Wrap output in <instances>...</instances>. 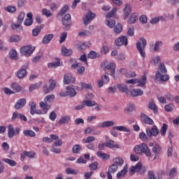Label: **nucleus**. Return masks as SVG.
Here are the masks:
<instances>
[{
  "mask_svg": "<svg viewBox=\"0 0 179 179\" xmlns=\"http://www.w3.org/2000/svg\"><path fill=\"white\" fill-rule=\"evenodd\" d=\"M134 151L136 155H145L146 157H152V152L146 143H143L140 145H135L134 148Z\"/></svg>",
  "mask_w": 179,
  "mask_h": 179,
  "instance_id": "obj_1",
  "label": "nucleus"
},
{
  "mask_svg": "<svg viewBox=\"0 0 179 179\" xmlns=\"http://www.w3.org/2000/svg\"><path fill=\"white\" fill-rule=\"evenodd\" d=\"M146 44H148L146 39L143 37H141L136 44V47L141 55L143 58L146 57V52H145V48H146Z\"/></svg>",
  "mask_w": 179,
  "mask_h": 179,
  "instance_id": "obj_2",
  "label": "nucleus"
},
{
  "mask_svg": "<svg viewBox=\"0 0 179 179\" xmlns=\"http://www.w3.org/2000/svg\"><path fill=\"white\" fill-rule=\"evenodd\" d=\"M55 99V96L54 94L48 95L44 99L45 102H40L39 106L43 108V111H44V114L48 112V109L51 108V106L48 105L47 103H51L52 100Z\"/></svg>",
  "mask_w": 179,
  "mask_h": 179,
  "instance_id": "obj_3",
  "label": "nucleus"
},
{
  "mask_svg": "<svg viewBox=\"0 0 179 179\" xmlns=\"http://www.w3.org/2000/svg\"><path fill=\"white\" fill-rule=\"evenodd\" d=\"M129 173L131 176H134L135 173H139L140 174H144L146 173V167L142 165V163L138 162L135 166H131L129 169Z\"/></svg>",
  "mask_w": 179,
  "mask_h": 179,
  "instance_id": "obj_4",
  "label": "nucleus"
},
{
  "mask_svg": "<svg viewBox=\"0 0 179 179\" xmlns=\"http://www.w3.org/2000/svg\"><path fill=\"white\" fill-rule=\"evenodd\" d=\"M146 80H147L146 76L143 75L141 76V78H140L139 80L136 78H133V79L127 80L126 83H127L128 85L129 84L135 85L136 83H138L137 86L140 87H145L146 85Z\"/></svg>",
  "mask_w": 179,
  "mask_h": 179,
  "instance_id": "obj_5",
  "label": "nucleus"
},
{
  "mask_svg": "<svg viewBox=\"0 0 179 179\" xmlns=\"http://www.w3.org/2000/svg\"><path fill=\"white\" fill-rule=\"evenodd\" d=\"M20 51L22 57H30V55L34 52V48L29 45L22 47Z\"/></svg>",
  "mask_w": 179,
  "mask_h": 179,
  "instance_id": "obj_6",
  "label": "nucleus"
},
{
  "mask_svg": "<svg viewBox=\"0 0 179 179\" xmlns=\"http://www.w3.org/2000/svg\"><path fill=\"white\" fill-rule=\"evenodd\" d=\"M19 134H20V128L16 127L15 129L13 125L9 124L8 126V137L10 139H12L15 135H19Z\"/></svg>",
  "mask_w": 179,
  "mask_h": 179,
  "instance_id": "obj_7",
  "label": "nucleus"
},
{
  "mask_svg": "<svg viewBox=\"0 0 179 179\" xmlns=\"http://www.w3.org/2000/svg\"><path fill=\"white\" fill-rule=\"evenodd\" d=\"M27 69H29V63L24 64L17 72V76L19 79H23L27 75Z\"/></svg>",
  "mask_w": 179,
  "mask_h": 179,
  "instance_id": "obj_8",
  "label": "nucleus"
},
{
  "mask_svg": "<svg viewBox=\"0 0 179 179\" xmlns=\"http://www.w3.org/2000/svg\"><path fill=\"white\" fill-rule=\"evenodd\" d=\"M115 44L118 47H121V45L127 46L128 45V38L125 36H122L115 40Z\"/></svg>",
  "mask_w": 179,
  "mask_h": 179,
  "instance_id": "obj_9",
  "label": "nucleus"
},
{
  "mask_svg": "<svg viewBox=\"0 0 179 179\" xmlns=\"http://www.w3.org/2000/svg\"><path fill=\"white\" fill-rule=\"evenodd\" d=\"M146 134L148 136L149 138L151 136H157L159 135V129L157 126L154 125L152 127L151 129H146Z\"/></svg>",
  "mask_w": 179,
  "mask_h": 179,
  "instance_id": "obj_10",
  "label": "nucleus"
},
{
  "mask_svg": "<svg viewBox=\"0 0 179 179\" xmlns=\"http://www.w3.org/2000/svg\"><path fill=\"white\" fill-rule=\"evenodd\" d=\"M141 120L144 122V124H146L147 125H153L155 124V122L152 118H150L149 116L146 115L145 113H141L140 115Z\"/></svg>",
  "mask_w": 179,
  "mask_h": 179,
  "instance_id": "obj_11",
  "label": "nucleus"
},
{
  "mask_svg": "<svg viewBox=\"0 0 179 179\" xmlns=\"http://www.w3.org/2000/svg\"><path fill=\"white\" fill-rule=\"evenodd\" d=\"M115 68H117V66H115V64L110 63L106 66H105L103 69L105 71L108 70V75H110L111 76H113V75L115 73Z\"/></svg>",
  "mask_w": 179,
  "mask_h": 179,
  "instance_id": "obj_12",
  "label": "nucleus"
},
{
  "mask_svg": "<svg viewBox=\"0 0 179 179\" xmlns=\"http://www.w3.org/2000/svg\"><path fill=\"white\" fill-rule=\"evenodd\" d=\"M76 80L71 73H66L64 76V85H69V83H75Z\"/></svg>",
  "mask_w": 179,
  "mask_h": 179,
  "instance_id": "obj_13",
  "label": "nucleus"
},
{
  "mask_svg": "<svg viewBox=\"0 0 179 179\" xmlns=\"http://www.w3.org/2000/svg\"><path fill=\"white\" fill-rule=\"evenodd\" d=\"M73 85H69L66 87V92H67V96L69 97H75L78 93L76 92V90H75V88H73Z\"/></svg>",
  "mask_w": 179,
  "mask_h": 179,
  "instance_id": "obj_14",
  "label": "nucleus"
},
{
  "mask_svg": "<svg viewBox=\"0 0 179 179\" xmlns=\"http://www.w3.org/2000/svg\"><path fill=\"white\" fill-rule=\"evenodd\" d=\"M26 103H27L26 99L24 98L20 99L15 103L14 107L15 110H20L23 108L24 106H26Z\"/></svg>",
  "mask_w": 179,
  "mask_h": 179,
  "instance_id": "obj_15",
  "label": "nucleus"
},
{
  "mask_svg": "<svg viewBox=\"0 0 179 179\" xmlns=\"http://www.w3.org/2000/svg\"><path fill=\"white\" fill-rule=\"evenodd\" d=\"M63 25L66 27L72 24V20H71V14H66L62 18Z\"/></svg>",
  "mask_w": 179,
  "mask_h": 179,
  "instance_id": "obj_16",
  "label": "nucleus"
},
{
  "mask_svg": "<svg viewBox=\"0 0 179 179\" xmlns=\"http://www.w3.org/2000/svg\"><path fill=\"white\" fill-rule=\"evenodd\" d=\"M96 17V14L92 13V12H88L85 15V18L84 19V24H89V23L93 20Z\"/></svg>",
  "mask_w": 179,
  "mask_h": 179,
  "instance_id": "obj_17",
  "label": "nucleus"
},
{
  "mask_svg": "<svg viewBox=\"0 0 179 179\" xmlns=\"http://www.w3.org/2000/svg\"><path fill=\"white\" fill-rule=\"evenodd\" d=\"M148 108L150 110H152L155 114H157L158 113V108L156 103H155V101L153 99H150L148 102Z\"/></svg>",
  "mask_w": 179,
  "mask_h": 179,
  "instance_id": "obj_18",
  "label": "nucleus"
},
{
  "mask_svg": "<svg viewBox=\"0 0 179 179\" xmlns=\"http://www.w3.org/2000/svg\"><path fill=\"white\" fill-rule=\"evenodd\" d=\"M115 125V123L113 120H108L101 122L99 124V128H109L110 127H114Z\"/></svg>",
  "mask_w": 179,
  "mask_h": 179,
  "instance_id": "obj_19",
  "label": "nucleus"
},
{
  "mask_svg": "<svg viewBox=\"0 0 179 179\" xmlns=\"http://www.w3.org/2000/svg\"><path fill=\"white\" fill-rule=\"evenodd\" d=\"M124 19H127L129 16V14L132 13V6L131 4H126L124 8Z\"/></svg>",
  "mask_w": 179,
  "mask_h": 179,
  "instance_id": "obj_20",
  "label": "nucleus"
},
{
  "mask_svg": "<svg viewBox=\"0 0 179 179\" xmlns=\"http://www.w3.org/2000/svg\"><path fill=\"white\" fill-rule=\"evenodd\" d=\"M156 78L157 79H160V80L162 82H166L170 79L169 75H162V73H160L159 71H157L156 73Z\"/></svg>",
  "mask_w": 179,
  "mask_h": 179,
  "instance_id": "obj_21",
  "label": "nucleus"
},
{
  "mask_svg": "<svg viewBox=\"0 0 179 179\" xmlns=\"http://www.w3.org/2000/svg\"><path fill=\"white\" fill-rule=\"evenodd\" d=\"M143 94V90L141 89H135L130 93L131 97H138V96H142Z\"/></svg>",
  "mask_w": 179,
  "mask_h": 179,
  "instance_id": "obj_22",
  "label": "nucleus"
},
{
  "mask_svg": "<svg viewBox=\"0 0 179 179\" xmlns=\"http://www.w3.org/2000/svg\"><path fill=\"white\" fill-rule=\"evenodd\" d=\"M62 52L64 57H69L72 55V50L66 48L65 46H62Z\"/></svg>",
  "mask_w": 179,
  "mask_h": 179,
  "instance_id": "obj_23",
  "label": "nucleus"
},
{
  "mask_svg": "<svg viewBox=\"0 0 179 179\" xmlns=\"http://www.w3.org/2000/svg\"><path fill=\"white\" fill-rule=\"evenodd\" d=\"M117 89L120 91L122 92V93H126L128 94L129 92V90L128 89V86L122 84H118L117 85Z\"/></svg>",
  "mask_w": 179,
  "mask_h": 179,
  "instance_id": "obj_24",
  "label": "nucleus"
},
{
  "mask_svg": "<svg viewBox=\"0 0 179 179\" xmlns=\"http://www.w3.org/2000/svg\"><path fill=\"white\" fill-rule=\"evenodd\" d=\"M54 38V34H47L43 37V39L42 41L43 44H48L51 40Z\"/></svg>",
  "mask_w": 179,
  "mask_h": 179,
  "instance_id": "obj_25",
  "label": "nucleus"
},
{
  "mask_svg": "<svg viewBox=\"0 0 179 179\" xmlns=\"http://www.w3.org/2000/svg\"><path fill=\"white\" fill-rule=\"evenodd\" d=\"M113 129H116V131H120V132H131V130L125 126H115L113 127Z\"/></svg>",
  "mask_w": 179,
  "mask_h": 179,
  "instance_id": "obj_26",
  "label": "nucleus"
},
{
  "mask_svg": "<svg viewBox=\"0 0 179 179\" xmlns=\"http://www.w3.org/2000/svg\"><path fill=\"white\" fill-rule=\"evenodd\" d=\"M90 45H92V43L90 42L83 43L80 46L77 48V50H78V51H82V50H87Z\"/></svg>",
  "mask_w": 179,
  "mask_h": 179,
  "instance_id": "obj_27",
  "label": "nucleus"
},
{
  "mask_svg": "<svg viewBox=\"0 0 179 179\" xmlns=\"http://www.w3.org/2000/svg\"><path fill=\"white\" fill-rule=\"evenodd\" d=\"M137 20H138V15H136L135 13H132L128 20V23L129 24H134V23H136Z\"/></svg>",
  "mask_w": 179,
  "mask_h": 179,
  "instance_id": "obj_28",
  "label": "nucleus"
},
{
  "mask_svg": "<svg viewBox=\"0 0 179 179\" xmlns=\"http://www.w3.org/2000/svg\"><path fill=\"white\" fill-rule=\"evenodd\" d=\"M108 52H110V45H103L101 48V54L102 55H107Z\"/></svg>",
  "mask_w": 179,
  "mask_h": 179,
  "instance_id": "obj_29",
  "label": "nucleus"
},
{
  "mask_svg": "<svg viewBox=\"0 0 179 179\" xmlns=\"http://www.w3.org/2000/svg\"><path fill=\"white\" fill-rule=\"evenodd\" d=\"M23 134L29 138H34L36 136V133L33 130H24Z\"/></svg>",
  "mask_w": 179,
  "mask_h": 179,
  "instance_id": "obj_30",
  "label": "nucleus"
},
{
  "mask_svg": "<svg viewBox=\"0 0 179 179\" xmlns=\"http://www.w3.org/2000/svg\"><path fill=\"white\" fill-rule=\"evenodd\" d=\"M29 106L30 107V114L34 115L36 114V107L37 106L36 102L31 101L29 102Z\"/></svg>",
  "mask_w": 179,
  "mask_h": 179,
  "instance_id": "obj_31",
  "label": "nucleus"
},
{
  "mask_svg": "<svg viewBox=\"0 0 179 179\" xmlns=\"http://www.w3.org/2000/svg\"><path fill=\"white\" fill-rule=\"evenodd\" d=\"M41 83L42 82H38L37 83L31 85L29 86V92H31L34 90H37V89H40V87H41Z\"/></svg>",
  "mask_w": 179,
  "mask_h": 179,
  "instance_id": "obj_32",
  "label": "nucleus"
},
{
  "mask_svg": "<svg viewBox=\"0 0 179 179\" xmlns=\"http://www.w3.org/2000/svg\"><path fill=\"white\" fill-rule=\"evenodd\" d=\"M83 103H84V106H86L87 107H93V106L97 105V103L90 99L85 100Z\"/></svg>",
  "mask_w": 179,
  "mask_h": 179,
  "instance_id": "obj_33",
  "label": "nucleus"
},
{
  "mask_svg": "<svg viewBox=\"0 0 179 179\" xmlns=\"http://www.w3.org/2000/svg\"><path fill=\"white\" fill-rule=\"evenodd\" d=\"M127 173H128V166L126 165L120 172L117 173V178H120V177H124V176H125V174H127Z\"/></svg>",
  "mask_w": 179,
  "mask_h": 179,
  "instance_id": "obj_34",
  "label": "nucleus"
},
{
  "mask_svg": "<svg viewBox=\"0 0 179 179\" xmlns=\"http://www.w3.org/2000/svg\"><path fill=\"white\" fill-rule=\"evenodd\" d=\"M2 162H4V163L9 164V166H10L11 167H15V166H16V162L13 159H10L8 158H3L2 159Z\"/></svg>",
  "mask_w": 179,
  "mask_h": 179,
  "instance_id": "obj_35",
  "label": "nucleus"
},
{
  "mask_svg": "<svg viewBox=\"0 0 179 179\" xmlns=\"http://www.w3.org/2000/svg\"><path fill=\"white\" fill-rule=\"evenodd\" d=\"M117 170H118V166L115 164H113L109 166L108 171L112 174H114V173H116Z\"/></svg>",
  "mask_w": 179,
  "mask_h": 179,
  "instance_id": "obj_36",
  "label": "nucleus"
},
{
  "mask_svg": "<svg viewBox=\"0 0 179 179\" xmlns=\"http://www.w3.org/2000/svg\"><path fill=\"white\" fill-rule=\"evenodd\" d=\"M87 58H90V59H95V58H100V54H99L94 51H91L88 54Z\"/></svg>",
  "mask_w": 179,
  "mask_h": 179,
  "instance_id": "obj_37",
  "label": "nucleus"
},
{
  "mask_svg": "<svg viewBox=\"0 0 179 179\" xmlns=\"http://www.w3.org/2000/svg\"><path fill=\"white\" fill-rule=\"evenodd\" d=\"M80 150H82V147L79 144L74 145L72 148V152L73 153H75V155L80 153Z\"/></svg>",
  "mask_w": 179,
  "mask_h": 179,
  "instance_id": "obj_38",
  "label": "nucleus"
},
{
  "mask_svg": "<svg viewBox=\"0 0 179 179\" xmlns=\"http://www.w3.org/2000/svg\"><path fill=\"white\" fill-rule=\"evenodd\" d=\"M20 41V37L18 35H13L8 40L9 43H19Z\"/></svg>",
  "mask_w": 179,
  "mask_h": 179,
  "instance_id": "obj_39",
  "label": "nucleus"
},
{
  "mask_svg": "<svg viewBox=\"0 0 179 179\" xmlns=\"http://www.w3.org/2000/svg\"><path fill=\"white\" fill-rule=\"evenodd\" d=\"M96 156L101 159H103V160H108V159H110V155L106 153H101L100 152H96Z\"/></svg>",
  "mask_w": 179,
  "mask_h": 179,
  "instance_id": "obj_40",
  "label": "nucleus"
},
{
  "mask_svg": "<svg viewBox=\"0 0 179 179\" xmlns=\"http://www.w3.org/2000/svg\"><path fill=\"white\" fill-rule=\"evenodd\" d=\"M125 113H132V111H135V105L134 103H129L127 108H124Z\"/></svg>",
  "mask_w": 179,
  "mask_h": 179,
  "instance_id": "obj_41",
  "label": "nucleus"
},
{
  "mask_svg": "<svg viewBox=\"0 0 179 179\" xmlns=\"http://www.w3.org/2000/svg\"><path fill=\"white\" fill-rule=\"evenodd\" d=\"M69 121H71V117L69 116H64L59 120V124H68Z\"/></svg>",
  "mask_w": 179,
  "mask_h": 179,
  "instance_id": "obj_42",
  "label": "nucleus"
},
{
  "mask_svg": "<svg viewBox=\"0 0 179 179\" xmlns=\"http://www.w3.org/2000/svg\"><path fill=\"white\" fill-rule=\"evenodd\" d=\"M163 45V42L161 41H158L155 42V45H154V51L155 52H157L160 50V47Z\"/></svg>",
  "mask_w": 179,
  "mask_h": 179,
  "instance_id": "obj_43",
  "label": "nucleus"
},
{
  "mask_svg": "<svg viewBox=\"0 0 179 179\" xmlns=\"http://www.w3.org/2000/svg\"><path fill=\"white\" fill-rule=\"evenodd\" d=\"M69 10V6L68 5H65L60 10V12L59 13V16H64V15H65V13Z\"/></svg>",
  "mask_w": 179,
  "mask_h": 179,
  "instance_id": "obj_44",
  "label": "nucleus"
},
{
  "mask_svg": "<svg viewBox=\"0 0 179 179\" xmlns=\"http://www.w3.org/2000/svg\"><path fill=\"white\" fill-rule=\"evenodd\" d=\"M160 20H164V17H163L162 16L155 17L150 20V23L151 24H156L157 23H159Z\"/></svg>",
  "mask_w": 179,
  "mask_h": 179,
  "instance_id": "obj_45",
  "label": "nucleus"
},
{
  "mask_svg": "<svg viewBox=\"0 0 179 179\" xmlns=\"http://www.w3.org/2000/svg\"><path fill=\"white\" fill-rule=\"evenodd\" d=\"M11 87L13 88V90H14L17 93L19 92L21 90L20 85H19V84H17L16 83H13L11 84Z\"/></svg>",
  "mask_w": 179,
  "mask_h": 179,
  "instance_id": "obj_46",
  "label": "nucleus"
},
{
  "mask_svg": "<svg viewBox=\"0 0 179 179\" xmlns=\"http://www.w3.org/2000/svg\"><path fill=\"white\" fill-rule=\"evenodd\" d=\"M4 10H6L9 13H15V12H16V7L15 6H8L4 8Z\"/></svg>",
  "mask_w": 179,
  "mask_h": 179,
  "instance_id": "obj_47",
  "label": "nucleus"
},
{
  "mask_svg": "<svg viewBox=\"0 0 179 179\" xmlns=\"http://www.w3.org/2000/svg\"><path fill=\"white\" fill-rule=\"evenodd\" d=\"M159 72H162V73H167V69H166V66H164V63H160L159 66Z\"/></svg>",
  "mask_w": 179,
  "mask_h": 179,
  "instance_id": "obj_48",
  "label": "nucleus"
},
{
  "mask_svg": "<svg viewBox=\"0 0 179 179\" xmlns=\"http://www.w3.org/2000/svg\"><path fill=\"white\" fill-rule=\"evenodd\" d=\"M10 58L16 61L17 59V52L15 50H12L9 52Z\"/></svg>",
  "mask_w": 179,
  "mask_h": 179,
  "instance_id": "obj_49",
  "label": "nucleus"
},
{
  "mask_svg": "<svg viewBox=\"0 0 179 179\" xmlns=\"http://www.w3.org/2000/svg\"><path fill=\"white\" fill-rule=\"evenodd\" d=\"M96 138L93 136H90L87 138H83V143H90L94 141Z\"/></svg>",
  "mask_w": 179,
  "mask_h": 179,
  "instance_id": "obj_50",
  "label": "nucleus"
},
{
  "mask_svg": "<svg viewBox=\"0 0 179 179\" xmlns=\"http://www.w3.org/2000/svg\"><path fill=\"white\" fill-rule=\"evenodd\" d=\"M113 162L117 166H122L124 164V159L121 157H116L113 159Z\"/></svg>",
  "mask_w": 179,
  "mask_h": 179,
  "instance_id": "obj_51",
  "label": "nucleus"
},
{
  "mask_svg": "<svg viewBox=\"0 0 179 179\" xmlns=\"http://www.w3.org/2000/svg\"><path fill=\"white\" fill-rule=\"evenodd\" d=\"M167 127L168 125L165 123L163 124L161 130H160V134L162 136H164L166 135V132H167Z\"/></svg>",
  "mask_w": 179,
  "mask_h": 179,
  "instance_id": "obj_52",
  "label": "nucleus"
},
{
  "mask_svg": "<svg viewBox=\"0 0 179 179\" xmlns=\"http://www.w3.org/2000/svg\"><path fill=\"white\" fill-rule=\"evenodd\" d=\"M42 13L44 16H46V17H50V16H52V13L47 8L42 9Z\"/></svg>",
  "mask_w": 179,
  "mask_h": 179,
  "instance_id": "obj_53",
  "label": "nucleus"
},
{
  "mask_svg": "<svg viewBox=\"0 0 179 179\" xmlns=\"http://www.w3.org/2000/svg\"><path fill=\"white\" fill-rule=\"evenodd\" d=\"M114 31L116 34H120L122 31V25L121 24H116Z\"/></svg>",
  "mask_w": 179,
  "mask_h": 179,
  "instance_id": "obj_54",
  "label": "nucleus"
},
{
  "mask_svg": "<svg viewBox=\"0 0 179 179\" xmlns=\"http://www.w3.org/2000/svg\"><path fill=\"white\" fill-rule=\"evenodd\" d=\"M49 83H50V85H49V89L51 92H52V90L55 89V86H57L56 82L52 79H50Z\"/></svg>",
  "mask_w": 179,
  "mask_h": 179,
  "instance_id": "obj_55",
  "label": "nucleus"
},
{
  "mask_svg": "<svg viewBox=\"0 0 179 179\" xmlns=\"http://www.w3.org/2000/svg\"><path fill=\"white\" fill-rule=\"evenodd\" d=\"M116 13H117V8H113L112 10L108 13V14L106 15V19H110V17H113V16H114V15H115Z\"/></svg>",
  "mask_w": 179,
  "mask_h": 179,
  "instance_id": "obj_56",
  "label": "nucleus"
},
{
  "mask_svg": "<svg viewBox=\"0 0 179 179\" xmlns=\"http://www.w3.org/2000/svg\"><path fill=\"white\" fill-rule=\"evenodd\" d=\"M105 146L106 148H109L110 149H113V147L114 146V141L113 140H108L106 141Z\"/></svg>",
  "mask_w": 179,
  "mask_h": 179,
  "instance_id": "obj_57",
  "label": "nucleus"
},
{
  "mask_svg": "<svg viewBox=\"0 0 179 179\" xmlns=\"http://www.w3.org/2000/svg\"><path fill=\"white\" fill-rule=\"evenodd\" d=\"M106 24L108 26L110 29H113V27L115 26V20H106Z\"/></svg>",
  "mask_w": 179,
  "mask_h": 179,
  "instance_id": "obj_58",
  "label": "nucleus"
},
{
  "mask_svg": "<svg viewBox=\"0 0 179 179\" xmlns=\"http://www.w3.org/2000/svg\"><path fill=\"white\" fill-rule=\"evenodd\" d=\"M177 176V169L173 168L169 172V177L171 178H174Z\"/></svg>",
  "mask_w": 179,
  "mask_h": 179,
  "instance_id": "obj_59",
  "label": "nucleus"
},
{
  "mask_svg": "<svg viewBox=\"0 0 179 179\" xmlns=\"http://www.w3.org/2000/svg\"><path fill=\"white\" fill-rule=\"evenodd\" d=\"M67 36H68V33H66V32H63L61 34L60 40H59L60 44H62V43H64V41H65V40H66Z\"/></svg>",
  "mask_w": 179,
  "mask_h": 179,
  "instance_id": "obj_60",
  "label": "nucleus"
},
{
  "mask_svg": "<svg viewBox=\"0 0 179 179\" xmlns=\"http://www.w3.org/2000/svg\"><path fill=\"white\" fill-rule=\"evenodd\" d=\"M20 24H22V23H17V24H13L11 26V29H13V30H16V29H19V30H23V27H22L20 26Z\"/></svg>",
  "mask_w": 179,
  "mask_h": 179,
  "instance_id": "obj_61",
  "label": "nucleus"
},
{
  "mask_svg": "<svg viewBox=\"0 0 179 179\" xmlns=\"http://www.w3.org/2000/svg\"><path fill=\"white\" fill-rule=\"evenodd\" d=\"M26 14L24 13H20L17 17V23H23V20H24V16Z\"/></svg>",
  "mask_w": 179,
  "mask_h": 179,
  "instance_id": "obj_62",
  "label": "nucleus"
},
{
  "mask_svg": "<svg viewBox=\"0 0 179 179\" xmlns=\"http://www.w3.org/2000/svg\"><path fill=\"white\" fill-rule=\"evenodd\" d=\"M65 171L66 174H78V173H79V171H75L71 168H66Z\"/></svg>",
  "mask_w": 179,
  "mask_h": 179,
  "instance_id": "obj_63",
  "label": "nucleus"
},
{
  "mask_svg": "<svg viewBox=\"0 0 179 179\" xmlns=\"http://www.w3.org/2000/svg\"><path fill=\"white\" fill-rule=\"evenodd\" d=\"M98 166H99V162H94L92 164H90L89 165V167L90 169V170H97Z\"/></svg>",
  "mask_w": 179,
  "mask_h": 179,
  "instance_id": "obj_64",
  "label": "nucleus"
}]
</instances>
